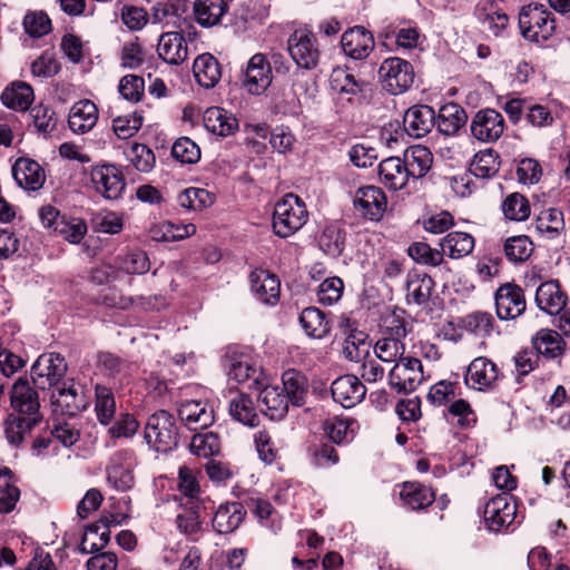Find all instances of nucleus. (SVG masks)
Wrapping results in <instances>:
<instances>
[{
  "mask_svg": "<svg viewBox=\"0 0 570 570\" xmlns=\"http://www.w3.org/2000/svg\"><path fill=\"white\" fill-rule=\"evenodd\" d=\"M90 176L96 190L105 198L117 199L121 196L126 184L121 171L116 166H96Z\"/></svg>",
  "mask_w": 570,
  "mask_h": 570,
  "instance_id": "nucleus-13",
  "label": "nucleus"
},
{
  "mask_svg": "<svg viewBox=\"0 0 570 570\" xmlns=\"http://www.w3.org/2000/svg\"><path fill=\"white\" fill-rule=\"evenodd\" d=\"M33 125L39 134L48 136L57 126L56 112L48 106L38 105L30 111Z\"/></svg>",
  "mask_w": 570,
  "mask_h": 570,
  "instance_id": "nucleus-62",
  "label": "nucleus"
},
{
  "mask_svg": "<svg viewBox=\"0 0 570 570\" xmlns=\"http://www.w3.org/2000/svg\"><path fill=\"white\" fill-rule=\"evenodd\" d=\"M67 372L65 357L57 353L40 355L31 367L32 381L40 389L58 386Z\"/></svg>",
  "mask_w": 570,
  "mask_h": 570,
  "instance_id": "nucleus-9",
  "label": "nucleus"
},
{
  "mask_svg": "<svg viewBox=\"0 0 570 570\" xmlns=\"http://www.w3.org/2000/svg\"><path fill=\"white\" fill-rule=\"evenodd\" d=\"M379 176L381 183L393 189L400 190L411 177L406 164L400 157H389L379 165Z\"/></svg>",
  "mask_w": 570,
  "mask_h": 570,
  "instance_id": "nucleus-27",
  "label": "nucleus"
},
{
  "mask_svg": "<svg viewBox=\"0 0 570 570\" xmlns=\"http://www.w3.org/2000/svg\"><path fill=\"white\" fill-rule=\"evenodd\" d=\"M504 119L494 109L479 110L472 119L471 132L473 137L482 142L497 141L503 134Z\"/></svg>",
  "mask_w": 570,
  "mask_h": 570,
  "instance_id": "nucleus-12",
  "label": "nucleus"
},
{
  "mask_svg": "<svg viewBox=\"0 0 570 570\" xmlns=\"http://www.w3.org/2000/svg\"><path fill=\"white\" fill-rule=\"evenodd\" d=\"M400 499L410 510H422L434 501V493L428 487L419 482H405L400 491Z\"/></svg>",
  "mask_w": 570,
  "mask_h": 570,
  "instance_id": "nucleus-35",
  "label": "nucleus"
},
{
  "mask_svg": "<svg viewBox=\"0 0 570 570\" xmlns=\"http://www.w3.org/2000/svg\"><path fill=\"white\" fill-rule=\"evenodd\" d=\"M371 342L362 331L352 330L344 340L342 353L351 362H362L370 355Z\"/></svg>",
  "mask_w": 570,
  "mask_h": 570,
  "instance_id": "nucleus-41",
  "label": "nucleus"
},
{
  "mask_svg": "<svg viewBox=\"0 0 570 570\" xmlns=\"http://www.w3.org/2000/svg\"><path fill=\"white\" fill-rule=\"evenodd\" d=\"M272 82V68L263 53L254 55L246 67L244 86L252 95L263 94Z\"/></svg>",
  "mask_w": 570,
  "mask_h": 570,
  "instance_id": "nucleus-17",
  "label": "nucleus"
},
{
  "mask_svg": "<svg viewBox=\"0 0 570 570\" xmlns=\"http://www.w3.org/2000/svg\"><path fill=\"white\" fill-rule=\"evenodd\" d=\"M0 99L8 108L24 111L33 102L35 94L32 87L27 82L16 81L6 87Z\"/></svg>",
  "mask_w": 570,
  "mask_h": 570,
  "instance_id": "nucleus-32",
  "label": "nucleus"
},
{
  "mask_svg": "<svg viewBox=\"0 0 570 570\" xmlns=\"http://www.w3.org/2000/svg\"><path fill=\"white\" fill-rule=\"evenodd\" d=\"M356 422L353 419L331 417L324 423L327 436L336 444L350 442L354 438Z\"/></svg>",
  "mask_w": 570,
  "mask_h": 570,
  "instance_id": "nucleus-49",
  "label": "nucleus"
},
{
  "mask_svg": "<svg viewBox=\"0 0 570 570\" xmlns=\"http://www.w3.org/2000/svg\"><path fill=\"white\" fill-rule=\"evenodd\" d=\"M519 28L527 40L539 43L552 37L556 20L543 4H529L519 13Z\"/></svg>",
  "mask_w": 570,
  "mask_h": 570,
  "instance_id": "nucleus-2",
  "label": "nucleus"
},
{
  "mask_svg": "<svg viewBox=\"0 0 570 570\" xmlns=\"http://www.w3.org/2000/svg\"><path fill=\"white\" fill-rule=\"evenodd\" d=\"M307 217L304 202L294 194H287L275 205L274 233L282 238L289 237L306 224Z\"/></svg>",
  "mask_w": 570,
  "mask_h": 570,
  "instance_id": "nucleus-1",
  "label": "nucleus"
},
{
  "mask_svg": "<svg viewBox=\"0 0 570 570\" xmlns=\"http://www.w3.org/2000/svg\"><path fill=\"white\" fill-rule=\"evenodd\" d=\"M499 376L500 372L497 364L487 357L480 356L468 366L464 381L470 389L485 391L495 384Z\"/></svg>",
  "mask_w": 570,
  "mask_h": 570,
  "instance_id": "nucleus-15",
  "label": "nucleus"
},
{
  "mask_svg": "<svg viewBox=\"0 0 570 570\" xmlns=\"http://www.w3.org/2000/svg\"><path fill=\"white\" fill-rule=\"evenodd\" d=\"M434 282L431 276L411 272L406 276V302L409 304L423 305L432 294Z\"/></svg>",
  "mask_w": 570,
  "mask_h": 570,
  "instance_id": "nucleus-33",
  "label": "nucleus"
},
{
  "mask_svg": "<svg viewBox=\"0 0 570 570\" xmlns=\"http://www.w3.org/2000/svg\"><path fill=\"white\" fill-rule=\"evenodd\" d=\"M178 428L175 417L165 410L151 414L145 426V439L157 452H168L178 444Z\"/></svg>",
  "mask_w": 570,
  "mask_h": 570,
  "instance_id": "nucleus-3",
  "label": "nucleus"
},
{
  "mask_svg": "<svg viewBox=\"0 0 570 570\" xmlns=\"http://www.w3.org/2000/svg\"><path fill=\"white\" fill-rule=\"evenodd\" d=\"M189 449L197 456L209 458L219 453L220 442L213 432L197 433L193 436Z\"/></svg>",
  "mask_w": 570,
  "mask_h": 570,
  "instance_id": "nucleus-57",
  "label": "nucleus"
},
{
  "mask_svg": "<svg viewBox=\"0 0 570 570\" xmlns=\"http://www.w3.org/2000/svg\"><path fill=\"white\" fill-rule=\"evenodd\" d=\"M214 202L215 196L212 193L198 187L186 188L177 197L180 207L193 212L204 210L212 206Z\"/></svg>",
  "mask_w": 570,
  "mask_h": 570,
  "instance_id": "nucleus-45",
  "label": "nucleus"
},
{
  "mask_svg": "<svg viewBox=\"0 0 570 570\" xmlns=\"http://www.w3.org/2000/svg\"><path fill=\"white\" fill-rule=\"evenodd\" d=\"M254 295L264 304H276L279 298L281 282L276 275L265 269H255L249 275Z\"/></svg>",
  "mask_w": 570,
  "mask_h": 570,
  "instance_id": "nucleus-24",
  "label": "nucleus"
},
{
  "mask_svg": "<svg viewBox=\"0 0 570 570\" xmlns=\"http://www.w3.org/2000/svg\"><path fill=\"white\" fill-rule=\"evenodd\" d=\"M299 323L306 335L312 338L321 340L331 331L325 314L316 307L304 308L299 315Z\"/></svg>",
  "mask_w": 570,
  "mask_h": 570,
  "instance_id": "nucleus-39",
  "label": "nucleus"
},
{
  "mask_svg": "<svg viewBox=\"0 0 570 570\" xmlns=\"http://www.w3.org/2000/svg\"><path fill=\"white\" fill-rule=\"evenodd\" d=\"M501 208L505 218L514 222H523L531 214L529 200L519 193H512L507 196Z\"/></svg>",
  "mask_w": 570,
  "mask_h": 570,
  "instance_id": "nucleus-52",
  "label": "nucleus"
},
{
  "mask_svg": "<svg viewBox=\"0 0 570 570\" xmlns=\"http://www.w3.org/2000/svg\"><path fill=\"white\" fill-rule=\"evenodd\" d=\"M110 540V531L108 530L107 524H92L89 525L82 537L81 543L79 546V551L81 553H96Z\"/></svg>",
  "mask_w": 570,
  "mask_h": 570,
  "instance_id": "nucleus-46",
  "label": "nucleus"
},
{
  "mask_svg": "<svg viewBox=\"0 0 570 570\" xmlns=\"http://www.w3.org/2000/svg\"><path fill=\"white\" fill-rule=\"evenodd\" d=\"M497 315L500 320H514L525 311V298L520 286L505 284L495 293Z\"/></svg>",
  "mask_w": 570,
  "mask_h": 570,
  "instance_id": "nucleus-14",
  "label": "nucleus"
},
{
  "mask_svg": "<svg viewBox=\"0 0 570 570\" xmlns=\"http://www.w3.org/2000/svg\"><path fill=\"white\" fill-rule=\"evenodd\" d=\"M157 53L169 65H180L188 57V46L181 32H164L158 40Z\"/></svg>",
  "mask_w": 570,
  "mask_h": 570,
  "instance_id": "nucleus-21",
  "label": "nucleus"
},
{
  "mask_svg": "<svg viewBox=\"0 0 570 570\" xmlns=\"http://www.w3.org/2000/svg\"><path fill=\"white\" fill-rule=\"evenodd\" d=\"M171 155L183 164H195L200 159V149L188 137H181L174 142Z\"/></svg>",
  "mask_w": 570,
  "mask_h": 570,
  "instance_id": "nucleus-64",
  "label": "nucleus"
},
{
  "mask_svg": "<svg viewBox=\"0 0 570 570\" xmlns=\"http://www.w3.org/2000/svg\"><path fill=\"white\" fill-rule=\"evenodd\" d=\"M343 291L344 283L340 277H328L320 284L317 299L323 305H333L341 299Z\"/></svg>",
  "mask_w": 570,
  "mask_h": 570,
  "instance_id": "nucleus-63",
  "label": "nucleus"
},
{
  "mask_svg": "<svg viewBox=\"0 0 570 570\" xmlns=\"http://www.w3.org/2000/svg\"><path fill=\"white\" fill-rule=\"evenodd\" d=\"M229 413L236 421L245 425L254 426L257 424V414L253 402L244 394H237L230 400Z\"/></svg>",
  "mask_w": 570,
  "mask_h": 570,
  "instance_id": "nucleus-53",
  "label": "nucleus"
},
{
  "mask_svg": "<svg viewBox=\"0 0 570 570\" xmlns=\"http://www.w3.org/2000/svg\"><path fill=\"white\" fill-rule=\"evenodd\" d=\"M533 347L538 353L556 357L562 352L563 341L560 334L553 330H540L532 340Z\"/></svg>",
  "mask_w": 570,
  "mask_h": 570,
  "instance_id": "nucleus-50",
  "label": "nucleus"
},
{
  "mask_svg": "<svg viewBox=\"0 0 570 570\" xmlns=\"http://www.w3.org/2000/svg\"><path fill=\"white\" fill-rule=\"evenodd\" d=\"M287 50L299 68L309 70L317 66L320 50L311 30L296 29L287 40Z\"/></svg>",
  "mask_w": 570,
  "mask_h": 570,
  "instance_id": "nucleus-5",
  "label": "nucleus"
},
{
  "mask_svg": "<svg viewBox=\"0 0 570 570\" xmlns=\"http://www.w3.org/2000/svg\"><path fill=\"white\" fill-rule=\"evenodd\" d=\"M88 227L81 218H66L59 222L56 234L71 244H79L87 234Z\"/></svg>",
  "mask_w": 570,
  "mask_h": 570,
  "instance_id": "nucleus-58",
  "label": "nucleus"
},
{
  "mask_svg": "<svg viewBox=\"0 0 570 570\" xmlns=\"http://www.w3.org/2000/svg\"><path fill=\"white\" fill-rule=\"evenodd\" d=\"M533 252V244L525 235L512 236L505 240L504 253L509 261L521 263L527 261Z\"/></svg>",
  "mask_w": 570,
  "mask_h": 570,
  "instance_id": "nucleus-56",
  "label": "nucleus"
},
{
  "mask_svg": "<svg viewBox=\"0 0 570 570\" xmlns=\"http://www.w3.org/2000/svg\"><path fill=\"white\" fill-rule=\"evenodd\" d=\"M259 368L247 355L234 356L229 361L228 376L237 383H244L250 379L257 381Z\"/></svg>",
  "mask_w": 570,
  "mask_h": 570,
  "instance_id": "nucleus-51",
  "label": "nucleus"
},
{
  "mask_svg": "<svg viewBox=\"0 0 570 570\" xmlns=\"http://www.w3.org/2000/svg\"><path fill=\"white\" fill-rule=\"evenodd\" d=\"M19 498L20 491L12 471L7 466H0V513L11 512Z\"/></svg>",
  "mask_w": 570,
  "mask_h": 570,
  "instance_id": "nucleus-42",
  "label": "nucleus"
},
{
  "mask_svg": "<svg viewBox=\"0 0 570 570\" xmlns=\"http://www.w3.org/2000/svg\"><path fill=\"white\" fill-rule=\"evenodd\" d=\"M246 512L239 502L220 504L212 520L213 528L220 534L235 531L242 523Z\"/></svg>",
  "mask_w": 570,
  "mask_h": 570,
  "instance_id": "nucleus-28",
  "label": "nucleus"
},
{
  "mask_svg": "<svg viewBox=\"0 0 570 570\" xmlns=\"http://www.w3.org/2000/svg\"><path fill=\"white\" fill-rule=\"evenodd\" d=\"M51 403L55 412L68 416L76 415L88 405L83 389L73 381L63 382L62 385L56 386L51 393Z\"/></svg>",
  "mask_w": 570,
  "mask_h": 570,
  "instance_id": "nucleus-10",
  "label": "nucleus"
},
{
  "mask_svg": "<svg viewBox=\"0 0 570 570\" xmlns=\"http://www.w3.org/2000/svg\"><path fill=\"white\" fill-rule=\"evenodd\" d=\"M499 169V155L493 149L479 151L470 165L471 174L483 179L493 177Z\"/></svg>",
  "mask_w": 570,
  "mask_h": 570,
  "instance_id": "nucleus-47",
  "label": "nucleus"
},
{
  "mask_svg": "<svg viewBox=\"0 0 570 570\" xmlns=\"http://www.w3.org/2000/svg\"><path fill=\"white\" fill-rule=\"evenodd\" d=\"M193 69L197 82L204 88H213L220 80L219 62L210 53L198 56L194 61Z\"/></svg>",
  "mask_w": 570,
  "mask_h": 570,
  "instance_id": "nucleus-34",
  "label": "nucleus"
},
{
  "mask_svg": "<svg viewBox=\"0 0 570 570\" xmlns=\"http://www.w3.org/2000/svg\"><path fill=\"white\" fill-rule=\"evenodd\" d=\"M403 125L411 137H424L435 126V112L426 105L412 106L404 114Z\"/></svg>",
  "mask_w": 570,
  "mask_h": 570,
  "instance_id": "nucleus-19",
  "label": "nucleus"
},
{
  "mask_svg": "<svg viewBox=\"0 0 570 570\" xmlns=\"http://www.w3.org/2000/svg\"><path fill=\"white\" fill-rule=\"evenodd\" d=\"M181 422L191 431L210 426L215 420L214 410L206 402L183 401L178 409Z\"/></svg>",
  "mask_w": 570,
  "mask_h": 570,
  "instance_id": "nucleus-18",
  "label": "nucleus"
},
{
  "mask_svg": "<svg viewBox=\"0 0 570 570\" xmlns=\"http://www.w3.org/2000/svg\"><path fill=\"white\" fill-rule=\"evenodd\" d=\"M353 207L361 217L377 222L386 210L387 199L380 187L363 186L353 195Z\"/></svg>",
  "mask_w": 570,
  "mask_h": 570,
  "instance_id": "nucleus-8",
  "label": "nucleus"
},
{
  "mask_svg": "<svg viewBox=\"0 0 570 570\" xmlns=\"http://www.w3.org/2000/svg\"><path fill=\"white\" fill-rule=\"evenodd\" d=\"M403 161L412 178H421L431 169L433 155L428 147L415 145L406 149Z\"/></svg>",
  "mask_w": 570,
  "mask_h": 570,
  "instance_id": "nucleus-37",
  "label": "nucleus"
},
{
  "mask_svg": "<svg viewBox=\"0 0 570 570\" xmlns=\"http://www.w3.org/2000/svg\"><path fill=\"white\" fill-rule=\"evenodd\" d=\"M331 392L335 402L345 409H350L365 397L366 387L356 375L346 374L337 377L332 383Z\"/></svg>",
  "mask_w": 570,
  "mask_h": 570,
  "instance_id": "nucleus-16",
  "label": "nucleus"
},
{
  "mask_svg": "<svg viewBox=\"0 0 570 570\" xmlns=\"http://www.w3.org/2000/svg\"><path fill=\"white\" fill-rule=\"evenodd\" d=\"M227 10L225 0H195L193 4L194 18L204 28L218 24Z\"/></svg>",
  "mask_w": 570,
  "mask_h": 570,
  "instance_id": "nucleus-29",
  "label": "nucleus"
},
{
  "mask_svg": "<svg viewBox=\"0 0 570 570\" xmlns=\"http://www.w3.org/2000/svg\"><path fill=\"white\" fill-rule=\"evenodd\" d=\"M537 232L548 238H557L564 229L563 214L560 209L549 208L539 214L535 220Z\"/></svg>",
  "mask_w": 570,
  "mask_h": 570,
  "instance_id": "nucleus-44",
  "label": "nucleus"
},
{
  "mask_svg": "<svg viewBox=\"0 0 570 570\" xmlns=\"http://www.w3.org/2000/svg\"><path fill=\"white\" fill-rule=\"evenodd\" d=\"M96 403L95 411L98 421L108 425L116 413V401L112 391L105 386L97 384L95 387Z\"/></svg>",
  "mask_w": 570,
  "mask_h": 570,
  "instance_id": "nucleus-48",
  "label": "nucleus"
},
{
  "mask_svg": "<svg viewBox=\"0 0 570 570\" xmlns=\"http://www.w3.org/2000/svg\"><path fill=\"white\" fill-rule=\"evenodd\" d=\"M407 253L416 263L433 267L441 265L444 261L443 250L432 248L429 244L422 242L412 244Z\"/></svg>",
  "mask_w": 570,
  "mask_h": 570,
  "instance_id": "nucleus-59",
  "label": "nucleus"
},
{
  "mask_svg": "<svg viewBox=\"0 0 570 570\" xmlns=\"http://www.w3.org/2000/svg\"><path fill=\"white\" fill-rule=\"evenodd\" d=\"M444 255L458 259L469 255L474 248L472 235L463 232H451L440 243Z\"/></svg>",
  "mask_w": 570,
  "mask_h": 570,
  "instance_id": "nucleus-40",
  "label": "nucleus"
},
{
  "mask_svg": "<svg viewBox=\"0 0 570 570\" xmlns=\"http://www.w3.org/2000/svg\"><path fill=\"white\" fill-rule=\"evenodd\" d=\"M283 393L295 406H302L306 396V380L296 370L285 371L282 375Z\"/></svg>",
  "mask_w": 570,
  "mask_h": 570,
  "instance_id": "nucleus-43",
  "label": "nucleus"
},
{
  "mask_svg": "<svg viewBox=\"0 0 570 570\" xmlns=\"http://www.w3.org/2000/svg\"><path fill=\"white\" fill-rule=\"evenodd\" d=\"M142 119V116L138 112L118 116L112 120V130L119 139L131 138L141 128Z\"/></svg>",
  "mask_w": 570,
  "mask_h": 570,
  "instance_id": "nucleus-60",
  "label": "nucleus"
},
{
  "mask_svg": "<svg viewBox=\"0 0 570 570\" xmlns=\"http://www.w3.org/2000/svg\"><path fill=\"white\" fill-rule=\"evenodd\" d=\"M344 242V232L335 225L326 226L318 239L321 249L332 257H337L342 254Z\"/></svg>",
  "mask_w": 570,
  "mask_h": 570,
  "instance_id": "nucleus-55",
  "label": "nucleus"
},
{
  "mask_svg": "<svg viewBox=\"0 0 570 570\" xmlns=\"http://www.w3.org/2000/svg\"><path fill=\"white\" fill-rule=\"evenodd\" d=\"M568 302L567 294L561 289L558 281L542 283L535 292L537 306L550 315L561 313Z\"/></svg>",
  "mask_w": 570,
  "mask_h": 570,
  "instance_id": "nucleus-23",
  "label": "nucleus"
},
{
  "mask_svg": "<svg viewBox=\"0 0 570 570\" xmlns=\"http://www.w3.org/2000/svg\"><path fill=\"white\" fill-rule=\"evenodd\" d=\"M258 401L263 405L262 411L272 420L283 419L291 403L283 393V389L278 385L265 386L258 395Z\"/></svg>",
  "mask_w": 570,
  "mask_h": 570,
  "instance_id": "nucleus-30",
  "label": "nucleus"
},
{
  "mask_svg": "<svg viewBox=\"0 0 570 570\" xmlns=\"http://www.w3.org/2000/svg\"><path fill=\"white\" fill-rule=\"evenodd\" d=\"M466 120L468 116L464 109L458 104L451 102L440 108L438 116H435V126L441 134L453 136Z\"/></svg>",
  "mask_w": 570,
  "mask_h": 570,
  "instance_id": "nucleus-31",
  "label": "nucleus"
},
{
  "mask_svg": "<svg viewBox=\"0 0 570 570\" xmlns=\"http://www.w3.org/2000/svg\"><path fill=\"white\" fill-rule=\"evenodd\" d=\"M205 128L217 136L227 137L238 130V120L230 112L220 107L207 108L203 117Z\"/></svg>",
  "mask_w": 570,
  "mask_h": 570,
  "instance_id": "nucleus-25",
  "label": "nucleus"
},
{
  "mask_svg": "<svg viewBox=\"0 0 570 570\" xmlns=\"http://www.w3.org/2000/svg\"><path fill=\"white\" fill-rule=\"evenodd\" d=\"M341 45L350 58L364 59L374 49V38L364 27L356 26L343 33Z\"/></svg>",
  "mask_w": 570,
  "mask_h": 570,
  "instance_id": "nucleus-20",
  "label": "nucleus"
},
{
  "mask_svg": "<svg viewBox=\"0 0 570 570\" xmlns=\"http://www.w3.org/2000/svg\"><path fill=\"white\" fill-rule=\"evenodd\" d=\"M483 514L489 530L499 532L512 524L517 507L510 502L507 494H499L487 502Z\"/></svg>",
  "mask_w": 570,
  "mask_h": 570,
  "instance_id": "nucleus-11",
  "label": "nucleus"
},
{
  "mask_svg": "<svg viewBox=\"0 0 570 570\" xmlns=\"http://www.w3.org/2000/svg\"><path fill=\"white\" fill-rule=\"evenodd\" d=\"M39 424L33 416H18L14 413L8 414L3 421L4 435L8 443L12 446L22 444L27 434Z\"/></svg>",
  "mask_w": 570,
  "mask_h": 570,
  "instance_id": "nucleus-36",
  "label": "nucleus"
},
{
  "mask_svg": "<svg viewBox=\"0 0 570 570\" xmlns=\"http://www.w3.org/2000/svg\"><path fill=\"white\" fill-rule=\"evenodd\" d=\"M379 78L390 94L400 95L413 85L414 70L409 61L399 57H391L381 63Z\"/></svg>",
  "mask_w": 570,
  "mask_h": 570,
  "instance_id": "nucleus-4",
  "label": "nucleus"
},
{
  "mask_svg": "<svg viewBox=\"0 0 570 570\" xmlns=\"http://www.w3.org/2000/svg\"><path fill=\"white\" fill-rule=\"evenodd\" d=\"M405 345L397 338L383 336L374 345L375 356L385 363H396L404 358Z\"/></svg>",
  "mask_w": 570,
  "mask_h": 570,
  "instance_id": "nucleus-54",
  "label": "nucleus"
},
{
  "mask_svg": "<svg viewBox=\"0 0 570 570\" xmlns=\"http://www.w3.org/2000/svg\"><path fill=\"white\" fill-rule=\"evenodd\" d=\"M177 488L181 500H185V502H180V505L190 504V509L202 508L203 503L199 500L200 487L195 472L190 468L186 465L179 468Z\"/></svg>",
  "mask_w": 570,
  "mask_h": 570,
  "instance_id": "nucleus-38",
  "label": "nucleus"
},
{
  "mask_svg": "<svg viewBox=\"0 0 570 570\" xmlns=\"http://www.w3.org/2000/svg\"><path fill=\"white\" fill-rule=\"evenodd\" d=\"M98 121V108L88 99L76 102L69 112V128L76 134L91 130Z\"/></svg>",
  "mask_w": 570,
  "mask_h": 570,
  "instance_id": "nucleus-26",
  "label": "nucleus"
},
{
  "mask_svg": "<svg viewBox=\"0 0 570 570\" xmlns=\"http://www.w3.org/2000/svg\"><path fill=\"white\" fill-rule=\"evenodd\" d=\"M118 91L124 99L139 102L145 94V80L137 75H126L119 81Z\"/></svg>",
  "mask_w": 570,
  "mask_h": 570,
  "instance_id": "nucleus-61",
  "label": "nucleus"
},
{
  "mask_svg": "<svg viewBox=\"0 0 570 570\" xmlns=\"http://www.w3.org/2000/svg\"><path fill=\"white\" fill-rule=\"evenodd\" d=\"M12 175L17 184L26 190H38L46 180L43 168L30 158L17 159L12 166Z\"/></svg>",
  "mask_w": 570,
  "mask_h": 570,
  "instance_id": "nucleus-22",
  "label": "nucleus"
},
{
  "mask_svg": "<svg viewBox=\"0 0 570 570\" xmlns=\"http://www.w3.org/2000/svg\"><path fill=\"white\" fill-rule=\"evenodd\" d=\"M423 380L422 363L415 357L401 358L389 373V384L397 393L415 391Z\"/></svg>",
  "mask_w": 570,
  "mask_h": 570,
  "instance_id": "nucleus-6",
  "label": "nucleus"
},
{
  "mask_svg": "<svg viewBox=\"0 0 570 570\" xmlns=\"http://www.w3.org/2000/svg\"><path fill=\"white\" fill-rule=\"evenodd\" d=\"M10 406L12 413L18 416H33L35 421L40 423L42 415L40 413V400L38 392L27 380L18 379L10 390Z\"/></svg>",
  "mask_w": 570,
  "mask_h": 570,
  "instance_id": "nucleus-7",
  "label": "nucleus"
}]
</instances>
